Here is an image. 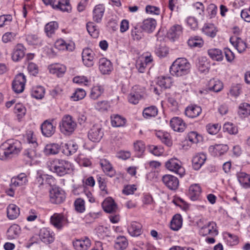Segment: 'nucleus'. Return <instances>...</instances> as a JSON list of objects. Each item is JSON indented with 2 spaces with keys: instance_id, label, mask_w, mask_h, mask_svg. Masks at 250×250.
I'll list each match as a JSON object with an SVG mask.
<instances>
[{
  "instance_id": "1",
  "label": "nucleus",
  "mask_w": 250,
  "mask_h": 250,
  "mask_svg": "<svg viewBox=\"0 0 250 250\" xmlns=\"http://www.w3.org/2000/svg\"><path fill=\"white\" fill-rule=\"evenodd\" d=\"M21 149V144L19 140H7L0 146V159L7 161L17 155Z\"/></svg>"
},
{
  "instance_id": "2",
  "label": "nucleus",
  "mask_w": 250,
  "mask_h": 250,
  "mask_svg": "<svg viewBox=\"0 0 250 250\" xmlns=\"http://www.w3.org/2000/svg\"><path fill=\"white\" fill-rule=\"evenodd\" d=\"M49 167L51 171L59 176L71 174L74 169L72 163L63 159H55L50 162Z\"/></svg>"
},
{
  "instance_id": "3",
  "label": "nucleus",
  "mask_w": 250,
  "mask_h": 250,
  "mask_svg": "<svg viewBox=\"0 0 250 250\" xmlns=\"http://www.w3.org/2000/svg\"><path fill=\"white\" fill-rule=\"evenodd\" d=\"M190 64L187 59L184 58L177 59L171 65L169 71L171 74L181 77L188 74L190 71Z\"/></svg>"
},
{
  "instance_id": "4",
  "label": "nucleus",
  "mask_w": 250,
  "mask_h": 250,
  "mask_svg": "<svg viewBox=\"0 0 250 250\" xmlns=\"http://www.w3.org/2000/svg\"><path fill=\"white\" fill-rule=\"evenodd\" d=\"M59 126L62 133L66 135H70L76 129L77 124L71 116L65 115L62 118Z\"/></svg>"
},
{
  "instance_id": "5",
  "label": "nucleus",
  "mask_w": 250,
  "mask_h": 250,
  "mask_svg": "<svg viewBox=\"0 0 250 250\" xmlns=\"http://www.w3.org/2000/svg\"><path fill=\"white\" fill-rule=\"evenodd\" d=\"M165 167L167 169L179 175L182 177L185 174V170L182 166L181 162L178 159L172 158L165 163Z\"/></svg>"
},
{
  "instance_id": "6",
  "label": "nucleus",
  "mask_w": 250,
  "mask_h": 250,
  "mask_svg": "<svg viewBox=\"0 0 250 250\" xmlns=\"http://www.w3.org/2000/svg\"><path fill=\"white\" fill-rule=\"evenodd\" d=\"M50 220L51 224L59 230L69 224L67 216L63 213H55L50 217Z\"/></svg>"
},
{
  "instance_id": "7",
  "label": "nucleus",
  "mask_w": 250,
  "mask_h": 250,
  "mask_svg": "<svg viewBox=\"0 0 250 250\" xmlns=\"http://www.w3.org/2000/svg\"><path fill=\"white\" fill-rule=\"evenodd\" d=\"M50 201L54 204H60L65 199L66 196L63 190L56 187L52 188L49 192Z\"/></svg>"
},
{
  "instance_id": "8",
  "label": "nucleus",
  "mask_w": 250,
  "mask_h": 250,
  "mask_svg": "<svg viewBox=\"0 0 250 250\" xmlns=\"http://www.w3.org/2000/svg\"><path fill=\"white\" fill-rule=\"evenodd\" d=\"M104 131L100 124L94 125L88 133V139L93 142H98L103 138Z\"/></svg>"
},
{
  "instance_id": "9",
  "label": "nucleus",
  "mask_w": 250,
  "mask_h": 250,
  "mask_svg": "<svg viewBox=\"0 0 250 250\" xmlns=\"http://www.w3.org/2000/svg\"><path fill=\"white\" fill-rule=\"evenodd\" d=\"M50 5L53 9L63 12L69 13L72 10L70 0H51Z\"/></svg>"
},
{
  "instance_id": "10",
  "label": "nucleus",
  "mask_w": 250,
  "mask_h": 250,
  "mask_svg": "<svg viewBox=\"0 0 250 250\" xmlns=\"http://www.w3.org/2000/svg\"><path fill=\"white\" fill-rule=\"evenodd\" d=\"M26 81L25 76L23 73H21L17 75L12 83L14 91L17 93L22 92L24 89Z\"/></svg>"
},
{
  "instance_id": "11",
  "label": "nucleus",
  "mask_w": 250,
  "mask_h": 250,
  "mask_svg": "<svg viewBox=\"0 0 250 250\" xmlns=\"http://www.w3.org/2000/svg\"><path fill=\"white\" fill-rule=\"evenodd\" d=\"M53 120H46L42 124L41 129L43 136L50 137L55 133L56 126L53 125Z\"/></svg>"
},
{
  "instance_id": "12",
  "label": "nucleus",
  "mask_w": 250,
  "mask_h": 250,
  "mask_svg": "<svg viewBox=\"0 0 250 250\" xmlns=\"http://www.w3.org/2000/svg\"><path fill=\"white\" fill-rule=\"evenodd\" d=\"M162 180L164 184L169 190H175L179 187V179L174 175L166 174L163 176Z\"/></svg>"
},
{
  "instance_id": "13",
  "label": "nucleus",
  "mask_w": 250,
  "mask_h": 250,
  "mask_svg": "<svg viewBox=\"0 0 250 250\" xmlns=\"http://www.w3.org/2000/svg\"><path fill=\"white\" fill-rule=\"evenodd\" d=\"M82 55L83 62L85 66L91 67L94 65L96 57L92 49L89 48L83 49Z\"/></svg>"
},
{
  "instance_id": "14",
  "label": "nucleus",
  "mask_w": 250,
  "mask_h": 250,
  "mask_svg": "<svg viewBox=\"0 0 250 250\" xmlns=\"http://www.w3.org/2000/svg\"><path fill=\"white\" fill-rule=\"evenodd\" d=\"M199 233L202 236L210 235L212 236L218 234V230L216 229V224L213 221L208 222L206 224L201 227Z\"/></svg>"
},
{
  "instance_id": "15",
  "label": "nucleus",
  "mask_w": 250,
  "mask_h": 250,
  "mask_svg": "<svg viewBox=\"0 0 250 250\" xmlns=\"http://www.w3.org/2000/svg\"><path fill=\"white\" fill-rule=\"evenodd\" d=\"M39 236L40 240L45 244H51L55 240L54 233L46 228H42L40 229Z\"/></svg>"
},
{
  "instance_id": "16",
  "label": "nucleus",
  "mask_w": 250,
  "mask_h": 250,
  "mask_svg": "<svg viewBox=\"0 0 250 250\" xmlns=\"http://www.w3.org/2000/svg\"><path fill=\"white\" fill-rule=\"evenodd\" d=\"M228 149V146L223 144H216L214 146H210L208 147L209 153L214 157H218L224 154Z\"/></svg>"
},
{
  "instance_id": "17",
  "label": "nucleus",
  "mask_w": 250,
  "mask_h": 250,
  "mask_svg": "<svg viewBox=\"0 0 250 250\" xmlns=\"http://www.w3.org/2000/svg\"><path fill=\"white\" fill-rule=\"evenodd\" d=\"M99 164L104 172L110 177H113L116 175V170L114 169L110 162L106 159H101Z\"/></svg>"
},
{
  "instance_id": "18",
  "label": "nucleus",
  "mask_w": 250,
  "mask_h": 250,
  "mask_svg": "<svg viewBox=\"0 0 250 250\" xmlns=\"http://www.w3.org/2000/svg\"><path fill=\"white\" fill-rule=\"evenodd\" d=\"M104 210L107 213L115 212L117 209V206L114 200L110 197L106 198L102 204Z\"/></svg>"
},
{
  "instance_id": "19",
  "label": "nucleus",
  "mask_w": 250,
  "mask_h": 250,
  "mask_svg": "<svg viewBox=\"0 0 250 250\" xmlns=\"http://www.w3.org/2000/svg\"><path fill=\"white\" fill-rule=\"evenodd\" d=\"M171 127L175 131L182 132L186 128V124L180 117H175L172 118L170 121Z\"/></svg>"
},
{
  "instance_id": "20",
  "label": "nucleus",
  "mask_w": 250,
  "mask_h": 250,
  "mask_svg": "<svg viewBox=\"0 0 250 250\" xmlns=\"http://www.w3.org/2000/svg\"><path fill=\"white\" fill-rule=\"evenodd\" d=\"M76 250H87L91 246V241L87 237L77 239L73 242Z\"/></svg>"
},
{
  "instance_id": "21",
  "label": "nucleus",
  "mask_w": 250,
  "mask_h": 250,
  "mask_svg": "<svg viewBox=\"0 0 250 250\" xmlns=\"http://www.w3.org/2000/svg\"><path fill=\"white\" fill-rule=\"evenodd\" d=\"M207 159L206 155L204 153H198L192 158V167L196 170H199L204 165Z\"/></svg>"
},
{
  "instance_id": "22",
  "label": "nucleus",
  "mask_w": 250,
  "mask_h": 250,
  "mask_svg": "<svg viewBox=\"0 0 250 250\" xmlns=\"http://www.w3.org/2000/svg\"><path fill=\"white\" fill-rule=\"evenodd\" d=\"M202 189L199 185L195 184L191 185L188 189V196L192 201L200 199Z\"/></svg>"
},
{
  "instance_id": "23",
  "label": "nucleus",
  "mask_w": 250,
  "mask_h": 250,
  "mask_svg": "<svg viewBox=\"0 0 250 250\" xmlns=\"http://www.w3.org/2000/svg\"><path fill=\"white\" fill-rule=\"evenodd\" d=\"M99 63V70L103 74H108L112 70L111 62L104 58L100 59Z\"/></svg>"
},
{
  "instance_id": "24",
  "label": "nucleus",
  "mask_w": 250,
  "mask_h": 250,
  "mask_svg": "<svg viewBox=\"0 0 250 250\" xmlns=\"http://www.w3.org/2000/svg\"><path fill=\"white\" fill-rule=\"evenodd\" d=\"M229 41L239 53L244 52L247 47L246 43L239 37H232Z\"/></svg>"
},
{
  "instance_id": "25",
  "label": "nucleus",
  "mask_w": 250,
  "mask_h": 250,
  "mask_svg": "<svg viewBox=\"0 0 250 250\" xmlns=\"http://www.w3.org/2000/svg\"><path fill=\"white\" fill-rule=\"evenodd\" d=\"M156 24L157 22L155 19L148 18L144 20L141 27L147 33H151L155 29Z\"/></svg>"
},
{
  "instance_id": "26",
  "label": "nucleus",
  "mask_w": 250,
  "mask_h": 250,
  "mask_svg": "<svg viewBox=\"0 0 250 250\" xmlns=\"http://www.w3.org/2000/svg\"><path fill=\"white\" fill-rule=\"evenodd\" d=\"M182 27L179 24H175L172 26L167 32V37L170 39L174 41L175 40L178 39L182 34Z\"/></svg>"
},
{
  "instance_id": "27",
  "label": "nucleus",
  "mask_w": 250,
  "mask_h": 250,
  "mask_svg": "<svg viewBox=\"0 0 250 250\" xmlns=\"http://www.w3.org/2000/svg\"><path fill=\"white\" fill-rule=\"evenodd\" d=\"M25 48L21 44H18L14 49L12 54V59L14 62L20 61L25 55Z\"/></svg>"
},
{
  "instance_id": "28",
  "label": "nucleus",
  "mask_w": 250,
  "mask_h": 250,
  "mask_svg": "<svg viewBox=\"0 0 250 250\" xmlns=\"http://www.w3.org/2000/svg\"><path fill=\"white\" fill-rule=\"evenodd\" d=\"M129 234L134 237L140 235L142 232V225L137 222H132L127 229Z\"/></svg>"
},
{
  "instance_id": "29",
  "label": "nucleus",
  "mask_w": 250,
  "mask_h": 250,
  "mask_svg": "<svg viewBox=\"0 0 250 250\" xmlns=\"http://www.w3.org/2000/svg\"><path fill=\"white\" fill-rule=\"evenodd\" d=\"M48 68L51 73L55 74L59 77H62L66 69L65 65L60 63L52 64Z\"/></svg>"
},
{
  "instance_id": "30",
  "label": "nucleus",
  "mask_w": 250,
  "mask_h": 250,
  "mask_svg": "<svg viewBox=\"0 0 250 250\" xmlns=\"http://www.w3.org/2000/svg\"><path fill=\"white\" fill-rule=\"evenodd\" d=\"M105 8L103 4H98L95 6L93 10V19L94 21L100 23L102 21Z\"/></svg>"
},
{
  "instance_id": "31",
  "label": "nucleus",
  "mask_w": 250,
  "mask_h": 250,
  "mask_svg": "<svg viewBox=\"0 0 250 250\" xmlns=\"http://www.w3.org/2000/svg\"><path fill=\"white\" fill-rule=\"evenodd\" d=\"M202 112L201 108L196 105L188 106L185 110V114L187 116L194 118L198 116Z\"/></svg>"
},
{
  "instance_id": "32",
  "label": "nucleus",
  "mask_w": 250,
  "mask_h": 250,
  "mask_svg": "<svg viewBox=\"0 0 250 250\" xmlns=\"http://www.w3.org/2000/svg\"><path fill=\"white\" fill-rule=\"evenodd\" d=\"M55 46L60 50H66L69 51H72L75 49L74 43L70 42L67 43L62 39L58 40L55 43Z\"/></svg>"
},
{
  "instance_id": "33",
  "label": "nucleus",
  "mask_w": 250,
  "mask_h": 250,
  "mask_svg": "<svg viewBox=\"0 0 250 250\" xmlns=\"http://www.w3.org/2000/svg\"><path fill=\"white\" fill-rule=\"evenodd\" d=\"M111 123L113 127L124 126L126 123V119L118 114H113L111 116Z\"/></svg>"
},
{
  "instance_id": "34",
  "label": "nucleus",
  "mask_w": 250,
  "mask_h": 250,
  "mask_svg": "<svg viewBox=\"0 0 250 250\" xmlns=\"http://www.w3.org/2000/svg\"><path fill=\"white\" fill-rule=\"evenodd\" d=\"M133 149L136 157H142L146 149V145L141 140L137 141L133 144Z\"/></svg>"
},
{
  "instance_id": "35",
  "label": "nucleus",
  "mask_w": 250,
  "mask_h": 250,
  "mask_svg": "<svg viewBox=\"0 0 250 250\" xmlns=\"http://www.w3.org/2000/svg\"><path fill=\"white\" fill-rule=\"evenodd\" d=\"M61 146L58 144L53 143L45 146L43 152L46 155H55L59 152Z\"/></svg>"
},
{
  "instance_id": "36",
  "label": "nucleus",
  "mask_w": 250,
  "mask_h": 250,
  "mask_svg": "<svg viewBox=\"0 0 250 250\" xmlns=\"http://www.w3.org/2000/svg\"><path fill=\"white\" fill-rule=\"evenodd\" d=\"M78 149V146L73 142L66 143L62 146V153L66 156L74 154Z\"/></svg>"
},
{
  "instance_id": "37",
  "label": "nucleus",
  "mask_w": 250,
  "mask_h": 250,
  "mask_svg": "<svg viewBox=\"0 0 250 250\" xmlns=\"http://www.w3.org/2000/svg\"><path fill=\"white\" fill-rule=\"evenodd\" d=\"M20 214V208L15 204H10L7 208V215L9 219L17 218Z\"/></svg>"
},
{
  "instance_id": "38",
  "label": "nucleus",
  "mask_w": 250,
  "mask_h": 250,
  "mask_svg": "<svg viewBox=\"0 0 250 250\" xmlns=\"http://www.w3.org/2000/svg\"><path fill=\"white\" fill-rule=\"evenodd\" d=\"M183 219L180 214L173 216L170 222V228L174 231L178 230L182 226Z\"/></svg>"
},
{
  "instance_id": "39",
  "label": "nucleus",
  "mask_w": 250,
  "mask_h": 250,
  "mask_svg": "<svg viewBox=\"0 0 250 250\" xmlns=\"http://www.w3.org/2000/svg\"><path fill=\"white\" fill-rule=\"evenodd\" d=\"M27 182L26 175L24 173H21L17 176L13 177L11 180L12 185L16 187L21 186Z\"/></svg>"
},
{
  "instance_id": "40",
  "label": "nucleus",
  "mask_w": 250,
  "mask_h": 250,
  "mask_svg": "<svg viewBox=\"0 0 250 250\" xmlns=\"http://www.w3.org/2000/svg\"><path fill=\"white\" fill-rule=\"evenodd\" d=\"M14 112L16 114L19 122L21 121L25 115L26 109L21 104H17L14 107Z\"/></svg>"
},
{
  "instance_id": "41",
  "label": "nucleus",
  "mask_w": 250,
  "mask_h": 250,
  "mask_svg": "<svg viewBox=\"0 0 250 250\" xmlns=\"http://www.w3.org/2000/svg\"><path fill=\"white\" fill-rule=\"evenodd\" d=\"M128 242L125 237L118 236L115 241L114 248L117 250H124L128 246Z\"/></svg>"
},
{
  "instance_id": "42",
  "label": "nucleus",
  "mask_w": 250,
  "mask_h": 250,
  "mask_svg": "<svg viewBox=\"0 0 250 250\" xmlns=\"http://www.w3.org/2000/svg\"><path fill=\"white\" fill-rule=\"evenodd\" d=\"M224 237L226 240L227 244L229 246L237 245L239 242L238 237L229 232H226L224 233Z\"/></svg>"
},
{
  "instance_id": "43",
  "label": "nucleus",
  "mask_w": 250,
  "mask_h": 250,
  "mask_svg": "<svg viewBox=\"0 0 250 250\" xmlns=\"http://www.w3.org/2000/svg\"><path fill=\"white\" fill-rule=\"evenodd\" d=\"M21 233V228L20 226L16 224H14L10 226L7 231V235L10 239H15L17 238Z\"/></svg>"
},
{
  "instance_id": "44",
  "label": "nucleus",
  "mask_w": 250,
  "mask_h": 250,
  "mask_svg": "<svg viewBox=\"0 0 250 250\" xmlns=\"http://www.w3.org/2000/svg\"><path fill=\"white\" fill-rule=\"evenodd\" d=\"M208 53L209 56L213 60L221 61L223 59V55L222 51L217 48L208 49Z\"/></svg>"
},
{
  "instance_id": "45",
  "label": "nucleus",
  "mask_w": 250,
  "mask_h": 250,
  "mask_svg": "<svg viewBox=\"0 0 250 250\" xmlns=\"http://www.w3.org/2000/svg\"><path fill=\"white\" fill-rule=\"evenodd\" d=\"M58 28V24L56 21H51L47 23L44 27L45 32L47 36L51 38L55 34L56 30Z\"/></svg>"
},
{
  "instance_id": "46",
  "label": "nucleus",
  "mask_w": 250,
  "mask_h": 250,
  "mask_svg": "<svg viewBox=\"0 0 250 250\" xmlns=\"http://www.w3.org/2000/svg\"><path fill=\"white\" fill-rule=\"evenodd\" d=\"M223 88V83L219 80H210L208 89L213 92H220Z\"/></svg>"
},
{
  "instance_id": "47",
  "label": "nucleus",
  "mask_w": 250,
  "mask_h": 250,
  "mask_svg": "<svg viewBox=\"0 0 250 250\" xmlns=\"http://www.w3.org/2000/svg\"><path fill=\"white\" fill-rule=\"evenodd\" d=\"M202 31L206 35L213 38L216 36L217 30L214 24L206 23L202 28Z\"/></svg>"
},
{
  "instance_id": "48",
  "label": "nucleus",
  "mask_w": 250,
  "mask_h": 250,
  "mask_svg": "<svg viewBox=\"0 0 250 250\" xmlns=\"http://www.w3.org/2000/svg\"><path fill=\"white\" fill-rule=\"evenodd\" d=\"M238 113L241 117H245L250 115V104L248 103L241 104L238 108Z\"/></svg>"
},
{
  "instance_id": "49",
  "label": "nucleus",
  "mask_w": 250,
  "mask_h": 250,
  "mask_svg": "<svg viewBox=\"0 0 250 250\" xmlns=\"http://www.w3.org/2000/svg\"><path fill=\"white\" fill-rule=\"evenodd\" d=\"M158 113V109L155 106H150L145 108L143 110V116L146 118L155 117Z\"/></svg>"
},
{
  "instance_id": "50",
  "label": "nucleus",
  "mask_w": 250,
  "mask_h": 250,
  "mask_svg": "<svg viewBox=\"0 0 250 250\" xmlns=\"http://www.w3.org/2000/svg\"><path fill=\"white\" fill-rule=\"evenodd\" d=\"M81 190L83 191L84 194L87 197L88 201L90 203H93L95 202V199L92 196V193L86 189V187L84 186H79L77 188H75L73 190V192L75 194H78V190Z\"/></svg>"
},
{
  "instance_id": "51",
  "label": "nucleus",
  "mask_w": 250,
  "mask_h": 250,
  "mask_svg": "<svg viewBox=\"0 0 250 250\" xmlns=\"http://www.w3.org/2000/svg\"><path fill=\"white\" fill-rule=\"evenodd\" d=\"M26 41L30 45L41 46L42 41L36 35H28L26 37Z\"/></svg>"
},
{
  "instance_id": "52",
  "label": "nucleus",
  "mask_w": 250,
  "mask_h": 250,
  "mask_svg": "<svg viewBox=\"0 0 250 250\" xmlns=\"http://www.w3.org/2000/svg\"><path fill=\"white\" fill-rule=\"evenodd\" d=\"M155 53L159 57H165L168 54V50L164 44H161L156 45Z\"/></svg>"
},
{
  "instance_id": "53",
  "label": "nucleus",
  "mask_w": 250,
  "mask_h": 250,
  "mask_svg": "<svg viewBox=\"0 0 250 250\" xmlns=\"http://www.w3.org/2000/svg\"><path fill=\"white\" fill-rule=\"evenodd\" d=\"M224 132H227L229 134H236L238 133V128L236 126L231 123H226L223 127Z\"/></svg>"
},
{
  "instance_id": "54",
  "label": "nucleus",
  "mask_w": 250,
  "mask_h": 250,
  "mask_svg": "<svg viewBox=\"0 0 250 250\" xmlns=\"http://www.w3.org/2000/svg\"><path fill=\"white\" fill-rule=\"evenodd\" d=\"M171 84V79L170 77H162L159 78L158 84L161 88L165 89L169 88Z\"/></svg>"
},
{
  "instance_id": "55",
  "label": "nucleus",
  "mask_w": 250,
  "mask_h": 250,
  "mask_svg": "<svg viewBox=\"0 0 250 250\" xmlns=\"http://www.w3.org/2000/svg\"><path fill=\"white\" fill-rule=\"evenodd\" d=\"M148 150L150 153L156 156L162 155L164 152V148L161 146L150 145L148 146Z\"/></svg>"
},
{
  "instance_id": "56",
  "label": "nucleus",
  "mask_w": 250,
  "mask_h": 250,
  "mask_svg": "<svg viewBox=\"0 0 250 250\" xmlns=\"http://www.w3.org/2000/svg\"><path fill=\"white\" fill-rule=\"evenodd\" d=\"M221 128V125L219 124H208L206 126L207 132L211 135L217 134Z\"/></svg>"
},
{
  "instance_id": "57",
  "label": "nucleus",
  "mask_w": 250,
  "mask_h": 250,
  "mask_svg": "<svg viewBox=\"0 0 250 250\" xmlns=\"http://www.w3.org/2000/svg\"><path fill=\"white\" fill-rule=\"evenodd\" d=\"M74 206L76 210L78 212H83L85 209L84 201L81 198H78L75 200Z\"/></svg>"
},
{
  "instance_id": "58",
  "label": "nucleus",
  "mask_w": 250,
  "mask_h": 250,
  "mask_svg": "<svg viewBox=\"0 0 250 250\" xmlns=\"http://www.w3.org/2000/svg\"><path fill=\"white\" fill-rule=\"evenodd\" d=\"M131 36L134 40L139 41L144 37L142 31L137 27L131 30Z\"/></svg>"
},
{
  "instance_id": "59",
  "label": "nucleus",
  "mask_w": 250,
  "mask_h": 250,
  "mask_svg": "<svg viewBox=\"0 0 250 250\" xmlns=\"http://www.w3.org/2000/svg\"><path fill=\"white\" fill-rule=\"evenodd\" d=\"M26 140L29 144H31L34 148L38 146V143L36 142V138L34 135L32 131H28L26 134Z\"/></svg>"
},
{
  "instance_id": "60",
  "label": "nucleus",
  "mask_w": 250,
  "mask_h": 250,
  "mask_svg": "<svg viewBox=\"0 0 250 250\" xmlns=\"http://www.w3.org/2000/svg\"><path fill=\"white\" fill-rule=\"evenodd\" d=\"M237 178L239 183L245 188L250 178V175L245 172H240L237 174Z\"/></svg>"
},
{
  "instance_id": "61",
  "label": "nucleus",
  "mask_w": 250,
  "mask_h": 250,
  "mask_svg": "<svg viewBox=\"0 0 250 250\" xmlns=\"http://www.w3.org/2000/svg\"><path fill=\"white\" fill-rule=\"evenodd\" d=\"M86 28L89 34L93 38H96L98 36V30L96 28V26L94 25V23L89 22L86 24Z\"/></svg>"
},
{
  "instance_id": "62",
  "label": "nucleus",
  "mask_w": 250,
  "mask_h": 250,
  "mask_svg": "<svg viewBox=\"0 0 250 250\" xmlns=\"http://www.w3.org/2000/svg\"><path fill=\"white\" fill-rule=\"evenodd\" d=\"M188 45L192 47H201L203 45V41L201 39L195 37L189 39L188 42Z\"/></svg>"
},
{
  "instance_id": "63",
  "label": "nucleus",
  "mask_w": 250,
  "mask_h": 250,
  "mask_svg": "<svg viewBox=\"0 0 250 250\" xmlns=\"http://www.w3.org/2000/svg\"><path fill=\"white\" fill-rule=\"evenodd\" d=\"M187 137L188 140L193 143H197L199 142L201 136L196 131L189 132Z\"/></svg>"
},
{
  "instance_id": "64",
  "label": "nucleus",
  "mask_w": 250,
  "mask_h": 250,
  "mask_svg": "<svg viewBox=\"0 0 250 250\" xmlns=\"http://www.w3.org/2000/svg\"><path fill=\"white\" fill-rule=\"evenodd\" d=\"M197 65L199 70L202 73H205L208 71V63L207 61H205L204 59H200Z\"/></svg>"
}]
</instances>
